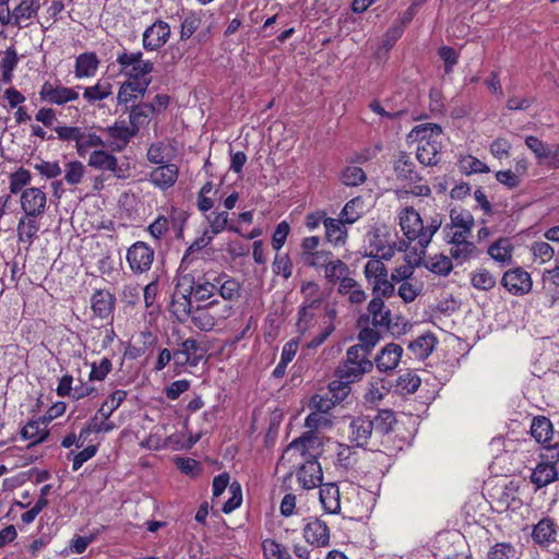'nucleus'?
Segmentation results:
<instances>
[{"instance_id": "nucleus-23", "label": "nucleus", "mask_w": 559, "mask_h": 559, "mask_svg": "<svg viewBox=\"0 0 559 559\" xmlns=\"http://www.w3.org/2000/svg\"><path fill=\"white\" fill-rule=\"evenodd\" d=\"M441 141L424 142L418 144L416 157L425 166L437 165L440 160Z\"/></svg>"}, {"instance_id": "nucleus-51", "label": "nucleus", "mask_w": 559, "mask_h": 559, "mask_svg": "<svg viewBox=\"0 0 559 559\" xmlns=\"http://www.w3.org/2000/svg\"><path fill=\"white\" fill-rule=\"evenodd\" d=\"M341 180L348 187L359 186L366 181V174L358 166H347L342 173Z\"/></svg>"}, {"instance_id": "nucleus-16", "label": "nucleus", "mask_w": 559, "mask_h": 559, "mask_svg": "<svg viewBox=\"0 0 559 559\" xmlns=\"http://www.w3.org/2000/svg\"><path fill=\"white\" fill-rule=\"evenodd\" d=\"M384 298L373 297L368 304V313L372 319V325L382 330H390L391 311L385 307Z\"/></svg>"}, {"instance_id": "nucleus-28", "label": "nucleus", "mask_w": 559, "mask_h": 559, "mask_svg": "<svg viewBox=\"0 0 559 559\" xmlns=\"http://www.w3.org/2000/svg\"><path fill=\"white\" fill-rule=\"evenodd\" d=\"M201 275L197 271H188L187 267L181 266L177 275L175 292L192 296Z\"/></svg>"}, {"instance_id": "nucleus-5", "label": "nucleus", "mask_w": 559, "mask_h": 559, "mask_svg": "<svg viewBox=\"0 0 559 559\" xmlns=\"http://www.w3.org/2000/svg\"><path fill=\"white\" fill-rule=\"evenodd\" d=\"M21 206L25 216L19 223V238L28 248L33 245L35 236V188H28L23 191Z\"/></svg>"}, {"instance_id": "nucleus-21", "label": "nucleus", "mask_w": 559, "mask_h": 559, "mask_svg": "<svg viewBox=\"0 0 559 559\" xmlns=\"http://www.w3.org/2000/svg\"><path fill=\"white\" fill-rule=\"evenodd\" d=\"M319 486V497L324 510L329 513H338L341 510L338 487L334 483Z\"/></svg>"}, {"instance_id": "nucleus-11", "label": "nucleus", "mask_w": 559, "mask_h": 559, "mask_svg": "<svg viewBox=\"0 0 559 559\" xmlns=\"http://www.w3.org/2000/svg\"><path fill=\"white\" fill-rule=\"evenodd\" d=\"M116 297L108 290L98 289L91 298L93 313L102 320L114 318Z\"/></svg>"}, {"instance_id": "nucleus-62", "label": "nucleus", "mask_w": 559, "mask_h": 559, "mask_svg": "<svg viewBox=\"0 0 559 559\" xmlns=\"http://www.w3.org/2000/svg\"><path fill=\"white\" fill-rule=\"evenodd\" d=\"M380 334L378 331L373 329H364L359 333L360 344H356L355 346H361L367 353L370 355L371 348L379 342Z\"/></svg>"}, {"instance_id": "nucleus-60", "label": "nucleus", "mask_w": 559, "mask_h": 559, "mask_svg": "<svg viewBox=\"0 0 559 559\" xmlns=\"http://www.w3.org/2000/svg\"><path fill=\"white\" fill-rule=\"evenodd\" d=\"M193 296L198 301H205L211 298L214 299V287L212 285V281L205 278L204 275H201Z\"/></svg>"}, {"instance_id": "nucleus-10", "label": "nucleus", "mask_w": 559, "mask_h": 559, "mask_svg": "<svg viewBox=\"0 0 559 559\" xmlns=\"http://www.w3.org/2000/svg\"><path fill=\"white\" fill-rule=\"evenodd\" d=\"M40 99L56 105H63L79 98L76 91L60 84L45 82L39 92Z\"/></svg>"}, {"instance_id": "nucleus-38", "label": "nucleus", "mask_w": 559, "mask_h": 559, "mask_svg": "<svg viewBox=\"0 0 559 559\" xmlns=\"http://www.w3.org/2000/svg\"><path fill=\"white\" fill-rule=\"evenodd\" d=\"M216 324H222L225 320L230 318L235 313L234 305L228 301H223L217 298L212 299L206 304Z\"/></svg>"}, {"instance_id": "nucleus-13", "label": "nucleus", "mask_w": 559, "mask_h": 559, "mask_svg": "<svg viewBox=\"0 0 559 559\" xmlns=\"http://www.w3.org/2000/svg\"><path fill=\"white\" fill-rule=\"evenodd\" d=\"M304 537L310 545L326 547L330 543V531L323 521L316 519L304 527Z\"/></svg>"}, {"instance_id": "nucleus-14", "label": "nucleus", "mask_w": 559, "mask_h": 559, "mask_svg": "<svg viewBox=\"0 0 559 559\" xmlns=\"http://www.w3.org/2000/svg\"><path fill=\"white\" fill-rule=\"evenodd\" d=\"M531 435L536 442L549 448L550 442L556 440L552 423L545 416H536L531 424Z\"/></svg>"}, {"instance_id": "nucleus-30", "label": "nucleus", "mask_w": 559, "mask_h": 559, "mask_svg": "<svg viewBox=\"0 0 559 559\" xmlns=\"http://www.w3.org/2000/svg\"><path fill=\"white\" fill-rule=\"evenodd\" d=\"M451 224L444 230L463 229V233H471L474 226L473 215L465 210L452 209L450 212Z\"/></svg>"}, {"instance_id": "nucleus-55", "label": "nucleus", "mask_w": 559, "mask_h": 559, "mask_svg": "<svg viewBox=\"0 0 559 559\" xmlns=\"http://www.w3.org/2000/svg\"><path fill=\"white\" fill-rule=\"evenodd\" d=\"M420 378L412 371L401 374L397 379V388L407 394L415 393L420 386Z\"/></svg>"}, {"instance_id": "nucleus-64", "label": "nucleus", "mask_w": 559, "mask_h": 559, "mask_svg": "<svg viewBox=\"0 0 559 559\" xmlns=\"http://www.w3.org/2000/svg\"><path fill=\"white\" fill-rule=\"evenodd\" d=\"M229 490L231 492V497L223 504L222 511L224 513H230L236 508H238L242 501V495L239 484H231Z\"/></svg>"}, {"instance_id": "nucleus-7", "label": "nucleus", "mask_w": 559, "mask_h": 559, "mask_svg": "<svg viewBox=\"0 0 559 559\" xmlns=\"http://www.w3.org/2000/svg\"><path fill=\"white\" fill-rule=\"evenodd\" d=\"M501 284L515 296L530 293L533 286L530 273L522 267L507 271L502 276Z\"/></svg>"}, {"instance_id": "nucleus-63", "label": "nucleus", "mask_w": 559, "mask_h": 559, "mask_svg": "<svg viewBox=\"0 0 559 559\" xmlns=\"http://www.w3.org/2000/svg\"><path fill=\"white\" fill-rule=\"evenodd\" d=\"M332 252L326 250H319L312 255L307 257L305 264L312 267H326L332 262Z\"/></svg>"}, {"instance_id": "nucleus-50", "label": "nucleus", "mask_w": 559, "mask_h": 559, "mask_svg": "<svg viewBox=\"0 0 559 559\" xmlns=\"http://www.w3.org/2000/svg\"><path fill=\"white\" fill-rule=\"evenodd\" d=\"M262 547L267 559H293L286 547L274 539H265Z\"/></svg>"}, {"instance_id": "nucleus-33", "label": "nucleus", "mask_w": 559, "mask_h": 559, "mask_svg": "<svg viewBox=\"0 0 559 559\" xmlns=\"http://www.w3.org/2000/svg\"><path fill=\"white\" fill-rule=\"evenodd\" d=\"M437 340L432 334H424L411 342L408 348L419 359L427 358L433 350Z\"/></svg>"}, {"instance_id": "nucleus-42", "label": "nucleus", "mask_w": 559, "mask_h": 559, "mask_svg": "<svg viewBox=\"0 0 559 559\" xmlns=\"http://www.w3.org/2000/svg\"><path fill=\"white\" fill-rule=\"evenodd\" d=\"M479 253L477 247L472 241L457 243L450 248V257L459 263H464Z\"/></svg>"}, {"instance_id": "nucleus-24", "label": "nucleus", "mask_w": 559, "mask_h": 559, "mask_svg": "<svg viewBox=\"0 0 559 559\" xmlns=\"http://www.w3.org/2000/svg\"><path fill=\"white\" fill-rule=\"evenodd\" d=\"M106 132L111 140L110 145L117 151L123 150L131 138L136 134L132 128L120 123H115L114 126L108 127Z\"/></svg>"}, {"instance_id": "nucleus-25", "label": "nucleus", "mask_w": 559, "mask_h": 559, "mask_svg": "<svg viewBox=\"0 0 559 559\" xmlns=\"http://www.w3.org/2000/svg\"><path fill=\"white\" fill-rule=\"evenodd\" d=\"M535 543L545 546L556 540L557 530L552 520L545 518L542 519L535 526L532 533Z\"/></svg>"}, {"instance_id": "nucleus-53", "label": "nucleus", "mask_w": 559, "mask_h": 559, "mask_svg": "<svg viewBox=\"0 0 559 559\" xmlns=\"http://www.w3.org/2000/svg\"><path fill=\"white\" fill-rule=\"evenodd\" d=\"M472 285L480 290H489L495 287L496 278L487 270H477L472 275Z\"/></svg>"}, {"instance_id": "nucleus-12", "label": "nucleus", "mask_w": 559, "mask_h": 559, "mask_svg": "<svg viewBox=\"0 0 559 559\" xmlns=\"http://www.w3.org/2000/svg\"><path fill=\"white\" fill-rule=\"evenodd\" d=\"M403 348L399 344L390 343L382 348L374 358V364L380 372L393 371L402 357Z\"/></svg>"}, {"instance_id": "nucleus-32", "label": "nucleus", "mask_w": 559, "mask_h": 559, "mask_svg": "<svg viewBox=\"0 0 559 559\" xmlns=\"http://www.w3.org/2000/svg\"><path fill=\"white\" fill-rule=\"evenodd\" d=\"M451 259V257L444 254H436L426 261L423 259L419 265L423 264L427 270L437 275L447 276L453 269Z\"/></svg>"}, {"instance_id": "nucleus-6", "label": "nucleus", "mask_w": 559, "mask_h": 559, "mask_svg": "<svg viewBox=\"0 0 559 559\" xmlns=\"http://www.w3.org/2000/svg\"><path fill=\"white\" fill-rule=\"evenodd\" d=\"M154 260V250L145 242L133 243L127 252L130 269L136 273H144L151 269Z\"/></svg>"}, {"instance_id": "nucleus-34", "label": "nucleus", "mask_w": 559, "mask_h": 559, "mask_svg": "<svg viewBox=\"0 0 559 559\" xmlns=\"http://www.w3.org/2000/svg\"><path fill=\"white\" fill-rule=\"evenodd\" d=\"M343 395V391H330L326 394H316L310 401V408L326 415L334 406L335 400L342 399Z\"/></svg>"}, {"instance_id": "nucleus-43", "label": "nucleus", "mask_w": 559, "mask_h": 559, "mask_svg": "<svg viewBox=\"0 0 559 559\" xmlns=\"http://www.w3.org/2000/svg\"><path fill=\"white\" fill-rule=\"evenodd\" d=\"M147 90V82L143 81L142 83H132L130 81L123 83L118 92V103L119 104H128L135 98L136 95L134 93L143 95Z\"/></svg>"}, {"instance_id": "nucleus-39", "label": "nucleus", "mask_w": 559, "mask_h": 559, "mask_svg": "<svg viewBox=\"0 0 559 559\" xmlns=\"http://www.w3.org/2000/svg\"><path fill=\"white\" fill-rule=\"evenodd\" d=\"M349 267L348 265L340 259L333 260L324 269V276L326 281L331 284H335L338 282L342 283L345 278H349Z\"/></svg>"}, {"instance_id": "nucleus-19", "label": "nucleus", "mask_w": 559, "mask_h": 559, "mask_svg": "<svg viewBox=\"0 0 559 559\" xmlns=\"http://www.w3.org/2000/svg\"><path fill=\"white\" fill-rule=\"evenodd\" d=\"M442 128L437 123H421L412 129L408 139L418 144L431 141H441Z\"/></svg>"}, {"instance_id": "nucleus-26", "label": "nucleus", "mask_w": 559, "mask_h": 559, "mask_svg": "<svg viewBox=\"0 0 559 559\" xmlns=\"http://www.w3.org/2000/svg\"><path fill=\"white\" fill-rule=\"evenodd\" d=\"M154 111V104L142 103L132 107L129 118L131 128L135 133H138L141 128L148 124Z\"/></svg>"}, {"instance_id": "nucleus-48", "label": "nucleus", "mask_w": 559, "mask_h": 559, "mask_svg": "<svg viewBox=\"0 0 559 559\" xmlns=\"http://www.w3.org/2000/svg\"><path fill=\"white\" fill-rule=\"evenodd\" d=\"M525 144L534 153L538 163L546 164L551 145L545 144L538 138L533 135L526 136Z\"/></svg>"}, {"instance_id": "nucleus-35", "label": "nucleus", "mask_w": 559, "mask_h": 559, "mask_svg": "<svg viewBox=\"0 0 559 559\" xmlns=\"http://www.w3.org/2000/svg\"><path fill=\"white\" fill-rule=\"evenodd\" d=\"M394 171L400 179L409 180L412 182L420 179L418 174L414 170V163L405 153H402L395 160Z\"/></svg>"}, {"instance_id": "nucleus-15", "label": "nucleus", "mask_w": 559, "mask_h": 559, "mask_svg": "<svg viewBox=\"0 0 559 559\" xmlns=\"http://www.w3.org/2000/svg\"><path fill=\"white\" fill-rule=\"evenodd\" d=\"M373 423L369 417L359 416L354 418L349 425V440L358 447L367 443L373 430Z\"/></svg>"}, {"instance_id": "nucleus-4", "label": "nucleus", "mask_w": 559, "mask_h": 559, "mask_svg": "<svg viewBox=\"0 0 559 559\" xmlns=\"http://www.w3.org/2000/svg\"><path fill=\"white\" fill-rule=\"evenodd\" d=\"M117 62L121 67V73L129 78L132 83L147 82L151 84L154 66L150 60H144L142 52H122L117 57Z\"/></svg>"}, {"instance_id": "nucleus-37", "label": "nucleus", "mask_w": 559, "mask_h": 559, "mask_svg": "<svg viewBox=\"0 0 559 559\" xmlns=\"http://www.w3.org/2000/svg\"><path fill=\"white\" fill-rule=\"evenodd\" d=\"M17 61L19 58L14 49L8 48L5 51L0 52V72L1 80L4 83L11 82Z\"/></svg>"}, {"instance_id": "nucleus-44", "label": "nucleus", "mask_w": 559, "mask_h": 559, "mask_svg": "<svg viewBox=\"0 0 559 559\" xmlns=\"http://www.w3.org/2000/svg\"><path fill=\"white\" fill-rule=\"evenodd\" d=\"M370 286L373 297L390 298L395 293V286L389 278V272L385 274V276H381L380 278L373 281Z\"/></svg>"}, {"instance_id": "nucleus-2", "label": "nucleus", "mask_w": 559, "mask_h": 559, "mask_svg": "<svg viewBox=\"0 0 559 559\" xmlns=\"http://www.w3.org/2000/svg\"><path fill=\"white\" fill-rule=\"evenodd\" d=\"M373 368V361L368 358V353L361 346H350L346 352V359L340 364L335 371L336 380L329 388L331 392L343 391L348 393L349 384L361 379Z\"/></svg>"}, {"instance_id": "nucleus-36", "label": "nucleus", "mask_w": 559, "mask_h": 559, "mask_svg": "<svg viewBox=\"0 0 559 559\" xmlns=\"http://www.w3.org/2000/svg\"><path fill=\"white\" fill-rule=\"evenodd\" d=\"M241 296L240 283L227 275H224V281L219 285V297L223 301H228L234 305Z\"/></svg>"}, {"instance_id": "nucleus-46", "label": "nucleus", "mask_w": 559, "mask_h": 559, "mask_svg": "<svg viewBox=\"0 0 559 559\" xmlns=\"http://www.w3.org/2000/svg\"><path fill=\"white\" fill-rule=\"evenodd\" d=\"M301 293L304 295V301L301 305H308L310 307H320L322 304V297L320 287L314 282H306L301 285Z\"/></svg>"}, {"instance_id": "nucleus-47", "label": "nucleus", "mask_w": 559, "mask_h": 559, "mask_svg": "<svg viewBox=\"0 0 559 559\" xmlns=\"http://www.w3.org/2000/svg\"><path fill=\"white\" fill-rule=\"evenodd\" d=\"M386 273L385 264L377 258L368 260L364 267V275L369 285L381 276H385Z\"/></svg>"}, {"instance_id": "nucleus-31", "label": "nucleus", "mask_w": 559, "mask_h": 559, "mask_svg": "<svg viewBox=\"0 0 559 559\" xmlns=\"http://www.w3.org/2000/svg\"><path fill=\"white\" fill-rule=\"evenodd\" d=\"M190 319L197 329L204 332L212 331L217 325L206 305L195 307Z\"/></svg>"}, {"instance_id": "nucleus-54", "label": "nucleus", "mask_w": 559, "mask_h": 559, "mask_svg": "<svg viewBox=\"0 0 559 559\" xmlns=\"http://www.w3.org/2000/svg\"><path fill=\"white\" fill-rule=\"evenodd\" d=\"M200 25H201V16L197 13H192V12L188 13L181 23L180 39L181 40L189 39L195 33V31L200 27Z\"/></svg>"}, {"instance_id": "nucleus-52", "label": "nucleus", "mask_w": 559, "mask_h": 559, "mask_svg": "<svg viewBox=\"0 0 559 559\" xmlns=\"http://www.w3.org/2000/svg\"><path fill=\"white\" fill-rule=\"evenodd\" d=\"M373 423V428L381 433H388L393 429V425L395 424L394 413L390 409H382L378 413L374 419H371Z\"/></svg>"}, {"instance_id": "nucleus-18", "label": "nucleus", "mask_w": 559, "mask_h": 559, "mask_svg": "<svg viewBox=\"0 0 559 559\" xmlns=\"http://www.w3.org/2000/svg\"><path fill=\"white\" fill-rule=\"evenodd\" d=\"M558 479L557 468L544 460L537 464L531 475V481L537 489L548 486Z\"/></svg>"}, {"instance_id": "nucleus-40", "label": "nucleus", "mask_w": 559, "mask_h": 559, "mask_svg": "<svg viewBox=\"0 0 559 559\" xmlns=\"http://www.w3.org/2000/svg\"><path fill=\"white\" fill-rule=\"evenodd\" d=\"M112 94V85L107 81H98L95 85L84 88L83 97L88 103L103 100Z\"/></svg>"}, {"instance_id": "nucleus-3", "label": "nucleus", "mask_w": 559, "mask_h": 559, "mask_svg": "<svg viewBox=\"0 0 559 559\" xmlns=\"http://www.w3.org/2000/svg\"><path fill=\"white\" fill-rule=\"evenodd\" d=\"M317 443V438L310 433L304 435L300 438L289 443L286 453H298L306 461L297 472V479L302 488L312 489L321 485L323 473L320 463L314 456H308L309 449Z\"/></svg>"}, {"instance_id": "nucleus-41", "label": "nucleus", "mask_w": 559, "mask_h": 559, "mask_svg": "<svg viewBox=\"0 0 559 559\" xmlns=\"http://www.w3.org/2000/svg\"><path fill=\"white\" fill-rule=\"evenodd\" d=\"M512 246L506 238H500L488 248V254L498 262H509L512 259Z\"/></svg>"}, {"instance_id": "nucleus-27", "label": "nucleus", "mask_w": 559, "mask_h": 559, "mask_svg": "<svg viewBox=\"0 0 559 559\" xmlns=\"http://www.w3.org/2000/svg\"><path fill=\"white\" fill-rule=\"evenodd\" d=\"M337 292L348 297L350 304L359 305L367 299V294L361 285L353 277L345 278L340 283Z\"/></svg>"}, {"instance_id": "nucleus-8", "label": "nucleus", "mask_w": 559, "mask_h": 559, "mask_svg": "<svg viewBox=\"0 0 559 559\" xmlns=\"http://www.w3.org/2000/svg\"><path fill=\"white\" fill-rule=\"evenodd\" d=\"M88 165L100 170H108L119 179H126L129 176L128 169L118 164L117 157L105 151L91 153Z\"/></svg>"}, {"instance_id": "nucleus-29", "label": "nucleus", "mask_w": 559, "mask_h": 559, "mask_svg": "<svg viewBox=\"0 0 559 559\" xmlns=\"http://www.w3.org/2000/svg\"><path fill=\"white\" fill-rule=\"evenodd\" d=\"M323 224L325 227L326 239L334 245L344 243L347 230L344 226L346 223L343 222L342 218L336 219L328 217L323 221Z\"/></svg>"}, {"instance_id": "nucleus-49", "label": "nucleus", "mask_w": 559, "mask_h": 559, "mask_svg": "<svg viewBox=\"0 0 559 559\" xmlns=\"http://www.w3.org/2000/svg\"><path fill=\"white\" fill-rule=\"evenodd\" d=\"M103 145L104 142L100 136L96 135L95 133H86L81 131L75 147L79 155L84 156L90 148Z\"/></svg>"}, {"instance_id": "nucleus-45", "label": "nucleus", "mask_w": 559, "mask_h": 559, "mask_svg": "<svg viewBox=\"0 0 559 559\" xmlns=\"http://www.w3.org/2000/svg\"><path fill=\"white\" fill-rule=\"evenodd\" d=\"M319 308L320 307H310L308 305H301L299 307L297 329L301 334L306 333L313 325L316 312Z\"/></svg>"}, {"instance_id": "nucleus-61", "label": "nucleus", "mask_w": 559, "mask_h": 559, "mask_svg": "<svg viewBox=\"0 0 559 559\" xmlns=\"http://www.w3.org/2000/svg\"><path fill=\"white\" fill-rule=\"evenodd\" d=\"M85 173L84 165L81 162H70L66 166L64 179L69 185L81 182Z\"/></svg>"}, {"instance_id": "nucleus-56", "label": "nucleus", "mask_w": 559, "mask_h": 559, "mask_svg": "<svg viewBox=\"0 0 559 559\" xmlns=\"http://www.w3.org/2000/svg\"><path fill=\"white\" fill-rule=\"evenodd\" d=\"M32 180V174L29 170L19 168L15 173L10 176V191L17 193L23 190Z\"/></svg>"}, {"instance_id": "nucleus-57", "label": "nucleus", "mask_w": 559, "mask_h": 559, "mask_svg": "<svg viewBox=\"0 0 559 559\" xmlns=\"http://www.w3.org/2000/svg\"><path fill=\"white\" fill-rule=\"evenodd\" d=\"M33 13L34 9L32 4H29L27 1H23L17 8L14 9L11 19H13L14 23L20 27H25L29 24V20Z\"/></svg>"}, {"instance_id": "nucleus-59", "label": "nucleus", "mask_w": 559, "mask_h": 559, "mask_svg": "<svg viewBox=\"0 0 559 559\" xmlns=\"http://www.w3.org/2000/svg\"><path fill=\"white\" fill-rule=\"evenodd\" d=\"M273 272L276 275H282L286 280L292 276L293 262L288 254H276L273 262Z\"/></svg>"}, {"instance_id": "nucleus-22", "label": "nucleus", "mask_w": 559, "mask_h": 559, "mask_svg": "<svg viewBox=\"0 0 559 559\" xmlns=\"http://www.w3.org/2000/svg\"><path fill=\"white\" fill-rule=\"evenodd\" d=\"M99 60L95 52H84L76 57L74 74L78 79L94 76Z\"/></svg>"}, {"instance_id": "nucleus-20", "label": "nucleus", "mask_w": 559, "mask_h": 559, "mask_svg": "<svg viewBox=\"0 0 559 559\" xmlns=\"http://www.w3.org/2000/svg\"><path fill=\"white\" fill-rule=\"evenodd\" d=\"M170 311L179 322H186L194 311L191 296L174 292Z\"/></svg>"}, {"instance_id": "nucleus-17", "label": "nucleus", "mask_w": 559, "mask_h": 559, "mask_svg": "<svg viewBox=\"0 0 559 559\" xmlns=\"http://www.w3.org/2000/svg\"><path fill=\"white\" fill-rule=\"evenodd\" d=\"M178 178V167L175 164H164L154 168L150 174V181L159 189H168Z\"/></svg>"}, {"instance_id": "nucleus-9", "label": "nucleus", "mask_w": 559, "mask_h": 559, "mask_svg": "<svg viewBox=\"0 0 559 559\" xmlns=\"http://www.w3.org/2000/svg\"><path fill=\"white\" fill-rule=\"evenodd\" d=\"M168 23L158 20L148 26L143 33V47L146 50H156L164 46L170 36Z\"/></svg>"}, {"instance_id": "nucleus-58", "label": "nucleus", "mask_w": 559, "mask_h": 559, "mask_svg": "<svg viewBox=\"0 0 559 559\" xmlns=\"http://www.w3.org/2000/svg\"><path fill=\"white\" fill-rule=\"evenodd\" d=\"M228 216V212L226 211L206 215V219L210 224V234L214 236L222 233L227 227Z\"/></svg>"}, {"instance_id": "nucleus-1", "label": "nucleus", "mask_w": 559, "mask_h": 559, "mask_svg": "<svg viewBox=\"0 0 559 559\" xmlns=\"http://www.w3.org/2000/svg\"><path fill=\"white\" fill-rule=\"evenodd\" d=\"M401 229L408 240V242L417 241L419 251L415 252L412 260L407 259L408 263L419 265L426 255V249L432 240L435 234L442 225V217L439 214L426 218V224L420 214L412 206L404 207L399 214Z\"/></svg>"}]
</instances>
